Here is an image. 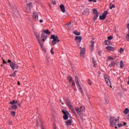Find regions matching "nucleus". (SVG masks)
Segmentation results:
<instances>
[{"label": "nucleus", "mask_w": 129, "mask_h": 129, "mask_svg": "<svg viewBox=\"0 0 129 129\" xmlns=\"http://www.w3.org/2000/svg\"><path fill=\"white\" fill-rule=\"evenodd\" d=\"M50 39H53V40L51 41V45H52V46H55V45L58 43V42H60V40H59V37H58V36L57 35H51Z\"/></svg>", "instance_id": "obj_1"}, {"label": "nucleus", "mask_w": 129, "mask_h": 129, "mask_svg": "<svg viewBox=\"0 0 129 129\" xmlns=\"http://www.w3.org/2000/svg\"><path fill=\"white\" fill-rule=\"evenodd\" d=\"M116 122H117V118H115V117H110V123L111 125H112V126L115 127V128H117Z\"/></svg>", "instance_id": "obj_2"}, {"label": "nucleus", "mask_w": 129, "mask_h": 129, "mask_svg": "<svg viewBox=\"0 0 129 129\" xmlns=\"http://www.w3.org/2000/svg\"><path fill=\"white\" fill-rule=\"evenodd\" d=\"M75 82L77 84V86L79 89H80V92H81V94L82 95H84V93L83 92V90L82 89V88L81 87V86L80 85V84H79V80L78 79V77L77 76H75Z\"/></svg>", "instance_id": "obj_3"}, {"label": "nucleus", "mask_w": 129, "mask_h": 129, "mask_svg": "<svg viewBox=\"0 0 129 129\" xmlns=\"http://www.w3.org/2000/svg\"><path fill=\"white\" fill-rule=\"evenodd\" d=\"M78 47L79 49H80V54L81 57H84V56H85V53L86 52V48L85 47H82V45Z\"/></svg>", "instance_id": "obj_4"}, {"label": "nucleus", "mask_w": 129, "mask_h": 129, "mask_svg": "<svg viewBox=\"0 0 129 129\" xmlns=\"http://www.w3.org/2000/svg\"><path fill=\"white\" fill-rule=\"evenodd\" d=\"M61 112L63 114V119H64V120H67V119H68V117L70 114L69 112L67 110H64V109H62L61 110Z\"/></svg>", "instance_id": "obj_5"}, {"label": "nucleus", "mask_w": 129, "mask_h": 129, "mask_svg": "<svg viewBox=\"0 0 129 129\" xmlns=\"http://www.w3.org/2000/svg\"><path fill=\"white\" fill-rule=\"evenodd\" d=\"M47 38H48V35L46 34L45 33H41V41L43 42L42 43V49L44 48V43L45 40H47Z\"/></svg>", "instance_id": "obj_6"}, {"label": "nucleus", "mask_w": 129, "mask_h": 129, "mask_svg": "<svg viewBox=\"0 0 129 129\" xmlns=\"http://www.w3.org/2000/svg\"><path fill=\"white\" fill-rule=\"evenodd\" d=\"M75 40L77 43L78 47L82 45V44H81V41H82V38L81 36H76Z\"/></svg>", "instance_id": "obj_7"}, {"label": "nucleus", "mask_w": 129, "mask_h": 129, "mask_svg": "<svg viewBox=\"0 0 129 129\" xmlns=\"http://www.w3.org/2000/svg\"><path fill=\"white\" fill-rule=\"evenodd\" d=\"M34 34L36 37V38L37 39V41L41 48H43V42L42 41V39H40V35L37 33V32H34Z\"/></svg>", "instance_id": "obj_8"}, {"label": "nucleus", "mask_w": 129, "mask_h": 129, "mask_svg": "<svg viewBox=\"0 0 129 129\" xmlns=\"http://www.w3.org/2000/svg\"><path fill=\"white\" fill-rule=\"evenodd\" d=\"M10 67H11L12 70H15V69H19V65L17 64L14 62H11L10 64Z\"/></svg>", "instance_id": "obj_9"}, {"label": "nucleus", "mask_w": 129, "mask_h": 129, "mask_svg": "<svg viewBox=\"0 0 129 129\" xmlns=\"http://www.w3.org/2000/svg\"><path fill=\"white\" fill-rule=\"evenodd\" d=\"M104 77L105 81L106 83V84H107V85L108 86H110V87H111V88L112 87L111 86V83H110V80H109V79L107 78V76H106V75H104Z\"/></svg>", "instance_id": "obj_10"}, {"label": "nucleus", "mask_w": 129, "mask_h": 129, "mask_svg": "<svg viewBox=\"0 0 129 129\" xmlns=\"http://www.w3.org/2000/svg\"><path fill=\"white\" fill-rule=\"evenodd\" d=\"M107 14H108V11H104L102 15L99 16L100 20H105V18H106V16H107Z\"/></svg>", "instance_id": "obj_11"}, {"label": "nucleus", "mask_w": 129, "mask_h": 129, "mask_svg": "<svg viewBox=\"0 0 129 129\" xmlns=\"http://www.w3.org/2000/svg\"><path fill=\"white\" fill-rule=\"evenodd\" d=\"M94 47V41H90L89 48L91 50V51H92V50H93Z\"/></svg>", "instance_id": "obj_12"}, {"label": "nucleus", "mask_w": 129, "mask_h": 129, "mask_svg": "<svg viewBox=\"0 0 129 129\" xmlns=\"http://www.w3.org/2000/svg\"><path fill=\"white\" fill-rule=\"evenodd\" d=\"M32 18L34 21H37V20H38V15L37 14V12H34L33 13Z\"/></svg>", "instance_id": "obj_13"}, {"label": "nucleus", "mask_w": 129, "mask_h": 129, "mask_svg": "<svg viewBox=\"0 0 129 129\" xmlns=\"http://www.w3.org/2000/svg\"><path fill=\"white\" fill-rule=\"evenodd\" d=\"M64 101L66 102V104H67L68 107H69L72 105L71 102L70 101V100H69V98H67L66 99H64Z\"/></svg>", "instance_id": "obj_14"}, {"label": "nucleus", "mask_w": 129, "mask_h": 129, "mask_svg": "<svg viewBox=\"0 0 129 129\" xmlns=\"http://www.w3.org/2000/svg\"><path fill=\"white\" fill-rule=\"evenodd\" d=\"M106 49H107V50H109V51H114V50H115V47L111 46H108L106 47Z\"/></svg>", "instance_id": "obj_15"}, {"label": "nucleus", "mask_w": 129, "mask_h": 129, "mask_svg": "<svg viewBox=\"0 0 129 129\" xmlns=\"http://www.w3.org/2000/svg\"><path fill=\"white\" fill-rule=\"evenodd\" d=\"M59 8L61 12H62L63 13H65L66 10H65V6H64L63 4H61L59 6Z\"/></svg>", "instance_id": "obj_16"}, {"label": "nucleus", "mask_w": 129, "mask_h": 129, "mask_svg": "<svg viewBox=\"0 0 129 129\" xmlns=\"http://www.w3.org/2000/svg\"><path fill=\"white\" fill-rule=\"evenodd\" d=\"M90 11L89 9H85L83 12V15H89Z\"/></svg>", "instance_id": "obj_17"}, {"label": "nucleus", "mask_w": 129, "mask_h": 129, "mask_svg": "<svg viewBox=\"0 0 129 129\" xmlns=\"http://www.w3.org/2000/svg\"><path fill=\"white\" fill-rule=\"evenodd\" d=\"M69 108L71 109V111L72 112H73V113L75 115H76V111H75V110L74 109V108L73 107V106H70V107H69Z\"/></svg>", "instance_id": "obj_18"}, {"label": "nucleus", "mask_w": 129, "mask_h": 129, "mask_svg": "<svg viewBox=\"0 0 129 129\" xmlns=\"http://www.w3.org/2000/svg\"><path fill=\"white\" fill-rule=\"evenodd\" d=\"M71 123H72V119H69L66 122V125H71Z\"/></svg>", "instance_id": "obj_19"}, {"label": "nucleus", "mask_w": 129, "mask_h": 129, "mask_svg": "<svg viewBox=\"0 0 129 129\" xmlns=\"http://www.w3.org/2000/svg\"><path fill=\"white\" fill-rule=\"evenodd\" d=\"M27 9L29 10H31V9L33 8V5H32V3H30L29 4H27Z\"/></svg>", "instance_id": "obj_20"}, {"label": "nucleus", "mask_w": 129, "mask_h": 129, "mask_svg": "<svg viewBox=\"0 0 129 129\" xmlns=\"http://www.w3.org/2000/svg\"><path fill=\"white\" fill-rule=\"evenodd\" d=\"M115 66V62L112 61L108 65V67H114Z\"/></svg>", "instance_id": "obj_21"}, {"label": "nucleus", "mask_w": 129, "mask_h": 129, "mask_svg": "<svg viewBox=\"0 0 129 129\" xmlns=\"http://www.w3.org/2000/svg\"><path fill=\"white\" fill-rule=\"evenodd\" d=\"M73 33L75 35H76V36H80L81 33L80 32L77 31V30H75L73 31Z\"/></svg>", "instance_id": "obj_22"}, {"label": "nucleus", "mask_w": 129, "mask_h": 129, "mask_svg": "<svg viewBox=\"0 0 129 129\" xmlns=\"http://www.w3.org/2000/svg\"><path fill=\"white\" fill-rule=\"evenodd\" d=\"M43 32H42V33H44V34H47V35H50V34H51V32H50V31H49V30L48 29L44 30Z\"/></svg>", "instance_id": "obj_23"}, {"label": "nucleus", "mask_w": 129, "mask_h": 129, "mask_svg": "<svg viewBox=\"0 0 129 129\" xmlns=\"http://www.w3.org/2000/svg\"><path fill=\"white\" fill-rule=\"evenodd\" d=\"M129 112V110L128 108H126L125 109V110L123 111V113H124V114H127Z\"/></svg>", "instance_id": "obj_24"}, {"label": "nucleus", "mask_w": 129, "mask_h": 129, "mask_svg": "<svg viewBox=\"0 0 129 129\" xmlns=\"http://www.w3.org/2000/svg\"><path fill=\"white\" fill-rule=\"evenodd\" d=\"M16 72H18V71H15L13 74L10 75V77H16Z\"/></svg>", "instance_id": "obj_25"}, {"label": "nucleus", "mask_w": 129, "mask_h": 129, "mask_svg": "<svg viewBox=\"0 0 129 129\" xmlns=\"http://www.w3.org/2000/svg\"><path fill=\"white\" fill-rule=\"evenodd\" d=\"M104 42L105 43V45H106L107 46H109V45H110V42H109V40H105Z\"/></svg>", "instance_id": "obj_26"}, {"label": "nucleus", "mask_w": 129, "mask_h": 129, "mask_svg": "<svg viewBox=\"0 0 129 129\" xmlns=\"http://www.w3.org/2000/svg\"><path fill=\"white\" fill-rule=\"evenodd\" d=\"M109 8L110 10H112V9L115 8V6L114 5V4H110Z\"/></svg>", "instance_id": "obj_27"}, {"label": "nucleus", "mask_w": 129, "mask_h": 129, "mask_svg": "<svg viewBox=\"0 0 129 129\" xmlns=\"http://www.w3.org/2000/svg\"><path fill=\"white\" fill-rule=\"evenodd\" d=\"M120 67L121 68H123V67H124V64H123V61L122 60H121L120 62Z\"/></svg>", "instance_id": "obj_28"}, {"label": "nucleus", "mask_w": 129, "mask_h": 129, "mask_svg": "<svg viewBox=\"0 0 129 129\" xmlns=\"http://www.w3.org/2000/svg\"><path fill=\"white\" fill-rule=\"evenodd\" d=\"M12 109H17V108H18V106H17V105H12Z\"/></svg>", "instance_id": "obj_29"}, {"label": "nucleus", "mask_w": 129, "mask_h": 129, "mask_svg": "<svg viewBox=\"0 0 129 129\" xmlns=\"http://www.w3.org/2000/svg\"><path fill=\"white\" fill-rule=\"evenodd\" d=\"M98 16H99V14H95V15L94 17L93 20L94 21H96V20H97V18H98Z\"/></svg>", "instance_id": "obj_30"}, {"label": "nucleus", "mask_w": 129, "mask_h": 129, "mask_svg": "<svg viewBox=\"0 0 129 129\" xmlns=\"http://www.w3.org/2000/svg\"><path fill=\"white\" fill-rule=\"evenodd\" d=\"M93 12L94 15H98V14L97 13V10H96V9H93Z\"/></svg>", "instance_id": "obj_31"}, {"label": "nucleus", "mask_w": 129, "mask_h": 129, "mask_svg": "<svg viewBox=\"0 0 129 129\" xmlns=\"http://www.w3.org/2000/svg\"><path fill=\"white\" fill-rule=\"evenodd\" d=\"M69 78H70L69 80V82H73V81H74V80H73V79L72 78V77L71 76H69Z\"/></svg>", "instance_id": "obj_32"}, {"label": "nucleus", "mask_w": 129, "mask_h": 129, "mask_svg": "<svg viewBox=\"0 0 129 129\" xmlns=\"http://www.w3.org/2000/svg\"><path fill=\"white\" fill-rule=\"evenodd\" d=\"M11 114L12 116H15L16 115V111H13L11 112Z\"/></svg>", "instance_id": "obj_33"}, {"label": "nucleus", "mask_w": 129, "mask_h": 129, "mask_svg": "<svg viewBox=\"0 0 129 129\" xmlns=\"http://www.w3.org/2000/svg\"><path fill=\"white\" fill-rule=\"evenodd\" d=\"M10 6L11 7V8H12V10L13 11H17V8L16 7H14L13 5H12L11 4H10Z\"/></svg>", "instance_id": "obj_34"}, {"label": "nucleus", "mask_w": 129, "mask_h": 129, "mask_svg": "<svg viewBox=\"0 0 129 129\" xmlns=\"http://www.w3.org/2000/svg\"><path fill=\"white\" fill-rule=\"evenodd\" d=\"M108 60H114V58H113V57H110V56H108L107 59V62L108 61Z\"/></svg>", "instance_id": "obj_35"}, {"label": "nucleus", "mask_w": 129, "mask_h": 129, "mask_svg": "<svg viewBox=\"0 0 129 129\" xmlns=\"http://www.w3.org/2000/svg\"><path fill=\"white\" fill-rule=\"evenodd\" d=\"M126 41H129V33L126 34Z\"/></svg>", "instance_id": "obj_36"}, {"label": "nucleus", "mask_w": 129, "mask_h": 129, "mask_svg": "<svg viewBox=\"0 0 129 129\" xmlns=\"http://www.w3.org/2000/svg\"><path fill=\"white\" fill-rule=\"evenodd\" d=\"M15 100H13V101L10 102V104H12V105H14V104H15Z\"/></svg>", "instance_id": "obj_37"}, {"label": "nucleus", "mask_w": 129, "mask_h": 129, "mask_svg": "<svg viewBox=\"0 0 129 129\" xmlns=\"http://www.w3.org/2000/svg\"><path fill=\"white\" fill-rule=\"evenodd\" d=\"M108 40H112V39H113V37L112 36H109L107 37Z\"/></svg>", "instance_id": "obj_38"}, {"label": "nucleus", "mask_w": 129, "mask_h": 129, "mask_svg": "<svg viewBox=\"0 0 129 129\" xmlns=\"http://www.w3.org/2000/svg\"><path fill=\"white\" fill-rule=\"evenodd\" d=\"M78 114H79V115H80V116H82V111H78Z\"/></svg>", "instance_id": "obj_39"}, {"label": "nucleus", "mask_w": 129, "mask_h": 129, "mask_svg": "<svg viewBox=\"0 0 129 129\" xmlns=\"http://www.w3.org/2000/svg\"><path fill=\"white\" fill-rule=\"evenodd\" d=\"M123 51H124V49H123L122 48H120L119 50V53H122V52H123Z\"/></svg>", "instance_id": "obj_40"}, {"label": "nucleus", "mask_w": 129, "mask_h": 129, "mask_svg": "<svg viewBox=\"0 0 129 129\" xmlns=\"http://www.w3.org/2000/svg\"><path fill=\"white\" fill-rule=\"evenodd\" d=\"M50 53L52 54V55H54V51H53V48H51Z\"/></svg>", "instance_id": "obj_41"}, {"label": "nucleus", "mask_w": 129, "mask_h": 129, "mask_svg": "<svg viewBox=\"0 0 129 129\" xmlns=\"http://www.w3.org/2000/svg\"><path fill=\"white\" fill-rule=\"evenodd\" d=\"M70 25H71V22H70L69 23H67L66 24V26L67 27H70Z\"/></svg>", "instance_id": "obj_42"}, {"label": "nucleus", "mask_w": 129, "mask_h": 129, "mask_svg": "<svg viewBox=\"0 0 129 129\" xmlns=\"http://www.w3.org/2000/svg\"><path fill=\"white\" fill-rule=\"evenodd\" d=\"M88 84H89V85H91L92 83H91V81H90V79H88Z\"/></svg>", "instance_id": "obj_43"}, {"label": "nucleus", "mask_w": 129, "mask_h": 129, "mask_svg": "<svg viewBox=\"0 0 129 129\" xmlns=\"http://www.w3.org/2000/svg\"><path fill=\"white\" fill-rule=\"evenodd\" d=\"M122 125H123L121 123L118 124V127H121V126H122Z\"/></svg>", "instance_id": "obj_44"}, {"label": "nucleus", "mask_w": 129, "mask_h": 129, "mask_svg": "<svg viewBox=\"0 0 129 129\" xmlns=\"http://www.w3.org/2000/svg\"><path fill=\"white\" fill-rule=\"evenodd\" d=\"M92 60H93V64L96 63V62L95 61V59H94L93 57H92Z\"/></svg>", "instance_id": "obj_45"}, {"label": "nucleus", "mask_w": 129, "mask_h": 129, "mask_svg": "<svg viewBox=\"0 0 129 129\" xmlns=\"http://www.w3.org/2000/svg\"><path fill=\"white\" fill-rule=\"evenodd\" d=\"M89 2H93V3H96V0H89Z\"/></svg>", "instance_id": "obj_46"}, {"label": "nucleus", "mask_w": 129, "mask_h": 129, "mask_svg": "<svg viewBox=\"0 0 129 129\" xmlns=\"http://www.w3.org/2000/svg\"><path fill=\"white\" fill-rule=\"evenodd\" d=\"M52 4L53 5H56L57 3L56 2V1H52Z\"/></svg>", "instance_id": "obj_47"}, {"label": "nucleus", "mask_w": 129, "mask_h": 129, "mask_svg": "<svg viewBox=\"0 0 129 129\" xmlns=\"http://www.w3.org/2000/svg\"><path fill=\"white\" fill-rule=\"evenodd\" d=\"M72 84L73 86H75V82H74V81H73Z\"/></svg>", "instance_id": "obj_48"}, {"label": "nucleus", "mask_w": 129, "mask_h": 129, "mask_svg": "<svg viewBox=\"0 0 129 129\" xmlns=\"http://www.w3.org/2000/svg\"><path fill=\"white\" fill-rule=\"evenodd\" d=\"M98 55H99V56H101V51L99 50V51H98Z\"/></svg>", "instance_id": "obj_49"}, {"label": "nucleus", "mask_w": 129, "mask_h": 129, "mask_svg": "<svg viewBox=\"0 0 129 129\" xmlns=\"http://www.w3.org/2000/svg\"><path fill=\"white\" fill-rule=\"evenodd\" d=\"M8 122H9V124H10L11 125H12V123H13V121H9Z\"/></svg>", "instance_id": "obj_50"}, {"label": "nucleus", "mask_w": 129, "mask_h": 129, "mask_svg": "<svg viewBox=\"0 0 129 129\" xmlns=\"http://www.w3.org/2000/svg\"><path fill=\"white\" fill-rule=\"evenodd\" d=\"M3 60V63L5 64V63L6 64H7V61H5V59H4V58L2 57Z\"/></svg>", "instance_id": "obj_51"}, {"label": "nucleus", "mask_w": 129, "mask_h": 129, "mask_svg": "<svg viewBox=\"0 0 129 129\" xmlns=\"http://www.w3.org/2000/svg\"><path fill=\"white\" fill-rule=\"evenodd\" d=\"M75 108L76 111H78V109H79V108L78 107H75Z\"/></svg>", "instance_id": "obj_52"}, {"label": "nucleus", "mask_w": 129, "mask_h": 129, "mask_svg": "<svg viewBox=\"0 0 129 129\" xmlns=\"http://www.w3.org/2000/svg\"><path fill=\"white\" fill-rule=\"evenodd\" d=\"M81 120H82V121H84L83 116H81Z\"/></svg>", "instance_id": "obj_53"}, {"label": "nucleus", "mask_w": 129, "mask_h": 129, "mask_svg": "<svg viewBox=\"0 0 129 129\" xmlns=\"http://www.w3.org/2000/svg\"><path fill=\"white\" fill-rule=\"evenodd\" d=\"M41 129H46L44 127V126L43 125V124H41Z\"/></svg>", "instance_id": "obj_54"}, {"label": "nucleus", "mask_w": 129, "mask_h": 129, "mask_svg": "<svg viewBox=\"0 0 129 129\" xmlns=\"http://www.w3.org/2000/svg\"><path fill=\"white\" fill-rule=\"evenodd\" d=\"M21 104H22L21 103H18L17 105H18V106L20 107L21 106Z\"/></svg>", "instance_id": "obj_55"}, {"label": "nucleus", "mask_w": 129, "mask_h": 129, "mask_svg": "<svg viewBox=\"0 0 129 129\" xmlns=\"http://www.w3.org/2000/svg\"><path fill=\"white\" fill-rule=\"evenodd\" d=\"M78 111H82V110L80 108L78 109V111H77V113H78Z\"/></svg>", "instance_id": "obj_56"}, {"label": "nucleus", "mask_w": 129, "mask_h": 129, "mask_svg": "<svg viewBox=\"0 0 129 129\" xmlns=\"http://www.w3.org/2000/svg\"><path fill=\"white\" fill-rule=\"evenodd\" d=\"M8 63H12V60H11L10 59H9L8 61Z\"/></svg>", "instance_id": "obj_57"}, {"label": "nucleus", "mask_w": 129, "mask_h": 129, "mask_svg": "<svg viewBox=\"0 0 129 129\" xmlns=\"http://www.w3.org/2000/svg\"><path fill=\"white\" fill-rule=\"evenodd\" d=\"M93 66H94V67H96V63H93Z\"/></svg>", "instance_id": "obj_58"}, {"label": "nucleus", "mask_w": 129, "mask_h": 129, "mask_svg": "<svg viewBox=\"0 0 129 129\" xmlns=\"http://www.w3.org/2000/svg\"><path fill=\"white\" fill-rule=\"evenodd\" d=\"M60 102L61 103V104L64 105V103L62 102V100H60Z\"/></svg>", "instance_id": "obj_59"}, {"label": "nucleus", "mask_w": 129, "mask_h": 129, "mask_svg": "<svg viewBox=\"0 0 129 129\" xmlns=\"http://www.w3.org/2000/svg\"><path fill=\"white\" fill-rule=\"evenodd\" d=\"M18 85H21V83H20L19 81L18 82Z\"/></svg>", "instance_id": "obj_60"}, {"label": "nucleus", "mask_w": 129, "mask_h": 129, "mask_svg": "<svg viewBox=\"0 0 129 129\" xmlns=\"http://www.w3.org/2000/svg\"><path fill=\"white\" fill-rule=\"evenodd\" d=\"M39 22H40V23H43V20H40L39 21Z\"/></svg>", "instance_id": "obj_61"}, {"label": "nucleus", "mask_w": 129, "mask_h": 129, "mask_svg": "<svg viewBox=\"0 0 129 129\" xmlns=\"http://www.w3.org/2000/svg\"><path fill=\"white\" fill-rule=\"evenodd\" d=\"M123 124H124V125H126V122H124Z\"/></svg>", "instance_id": "obj_62"}, {"label": "nucleus", "mask_w": 129, "mask_h": 129, "mask_svg": "<svg viewBox=\"0 0 129 129\" xmlns=\"http://www.w3.org/2000/svg\"><path fill=\"white\" fill-rule=\"evenodd\" d=\"M15 103H18V100L15 101Z\"/></svg>", "instance_id": "obj_63"}, {"label": "nucleus", "mask_w": 129, "mask_h": 129, "mask_svg": "<svg viewBox=\"0 0 129 129\" xmlns=\"http://www.w3.org/2000/svg\"><path fill=\"white\" fill-rule=\"evenodd\" d=\"M127 84H129V81H127Z\"/></svg>", "instance_id": "obj_64"}]
</instances>
